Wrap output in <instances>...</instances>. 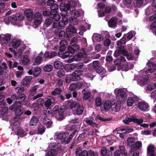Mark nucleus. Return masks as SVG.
I'll use <instances>...</instances> for the list:
<instances>
[{
	"label": "nucleus",
	"mask_w": 156,
	"mask_h": 156,
	"mask_svg": "<svg viewBox=\"0 0 156 156\" xmlns=\"http://www.w3.org/2000/svg\"><path fill=\"white\" fill-rule=\"evenodd\" d=\"M114 92L120 101H123L126 97L125 92L122 89H116L115 90Z\"/></svg>",
	"instance_id": "nucleus-5"
},
{
	"label": "nucleus",
	"mask_w": 156,
	"mask_h": 156,
	"mask_svg": "<svg viewBox=\"0 0 156 156\" xmlns=\"http://www.w3.org/2000/svg\"><path fill=\"white\" fill-rule=\"evenodd\" d=\"M55 101V98L51 96H48L47 99L44 103V106L47 108H49L52 103H54Z\"/></svg>",
	"instance_id": "nucleus-14"
},
{
	"label": "nucleus",
	"mask_w": 156,
	"mask_h": 156,
	"mask_svg": "<svg viewBox=\"0 0 156 156\" xmlns=\"http://www.w3.org/2000/svg\"><path fill=\"white\" fill-rule=\"evenodd\" d=\"M123 56L126 57L127 59L128 60L134 59V57L132 56L131 54L130 53L126 51L124 53Z\"/></svg>",
	"instance_id": "nucleus-48"
},
{
	"label": "nucleus",
	"mask_w": 156,
	"mask_h": 156,
	"mask_svg": "<svg viewBox=\"0 0 156 156\" xmlns=\"http://www.w3.org/2000/svg\"><path fill=\"white\" fill-rule=\"evenodd\" d=\"M155 147L152 144L149 145L147 147V154L148 155L154 153Z\"/></svg>",
	"instance_id": "nucleus-30"
},
{
	"label": "nucleus",
	"mask_w": 156,
	"mask_h": 156,
	"mask_svg": "<svg viewBox=\"0 0 156 156\" xmlns=\"http://www.w3.org/2000/svg\"><path fill=\"white\" fill-rule=\"evenodd\" d=\"M138 108L142 111H146L149 107L147 103L145 102H141L138 104Z\"/></svg>",
	"instance_id": "nucleus-10"
},
{
	"label": "nucleus",
	"mask_w": 156,
	"mask_h": 156,
	"mask_svg": "<svg viewBox=\"0 0 156 156\" xmlns=\"http://www.w3.org/2000/svg\"><path fill=\"white\" fill-rule=\"evenodd\" d=\"M149 20L151 21H154L150 25V28L151 30L155 29V32L156 33V14L150 16Z\"/></svg>",
	"instance_id": "nucleus-13"
},
{
	"label": "nucleus",
	"mask_w": 156,
	"mask_h": 156,
	"mask_svg": "<svg viewBox=\"0 0 156 156\" xmlns=\"http://www.w3.org/2000/svg\"><path fill=\"white\" fill-rule=\"evenodd\" d=\"M126 51V50H125L124 48L122 47L118 50H116L115 51L114 55L116 57L122 54L123 55V54Z\"/></svg>",
	"instance_id": "nucleus-27"
},
{
	"label": "nucleus",
	"mask_w": 156,
	"mask_h": 156,
	"mask_svg": "<svg viewBox=\"0 0 156 156\" xmlns=\"http://www.w3.org/2000/svg\"><path fill=\"white\" fill-rule=\"evenodd\" d=\"M144 1V0H135L134 1L135 6L140 8L143 5Z\"/></svg>",
	"instance_id": "nucleus-42"
},
{
	"label": "nucleus",
	"mask_w": 156,
	"mask_h": 156,
	"mask_svg": "<svg viewBox=\"0 0 156 156\" xmlns=\"http://www.w3.org/2000/svg\"><path fill=\"white\" fill-rule=\"evenodd\" d=\"M112 109L114 112H118L120 109L121 101H118L116 103L115 101H112Z\"/></svg>",
	"instance_id": "nucleus-9"
},
{
	"label": "nucleus",
	"mask_w": 156,
	"mask_h": 156,
	"mask_svg": "<svg viewBox=\"0 0 156 156\" xmlns=\"http://www.w3.org/2000/svg\"><path fill=\"white\" fill-rule=\"evenodd\" d=\"M63 111L62 109H60L58 111V116H56V118L58 120H61L63 119Z\"/></svg>",
	"instance_id": "nucleus-46"
},
{
	"label": "nucleus",
	"mask_w": 156,
	"mask_h": 156,
	"mask_svg": "<svg viewBox=\"0 0 156 156\" xmlns=\"http://www.w3.org/2000/svg\"><path fill=\"white\" fill-rule=\"evenodd\" d=\"M57 53L56 52L51 51L46 52L44 55V57L45 58H51L57 55Z\"/></svg>",
	"instance_id": "nucleus-24"
},
{
	"label": "nucleus",
	"mask_w": 156,
	"mask_h": 156,
	"mask_svg": "<svg viewBox=\"0 0 156 156\" xmlns=\"http://www.w3.org/2000/svg\"><path fill=\"white\" fill-rule=\"evenodd\" d=\"M61 47H60V49H63L64 50L65 49V47L67 45L68 42L67 41L65 40H62L60 42Z\"/></svg>",
	"instance_id": "nucleus-45"
},
{
	"label": "nucleus",
	"mask_w": 156,
	"mask_h": 156,
	"mask_svg": "<svg viewBox=\"0 0 156 156\" xmlns=\"http://www.w3.org/2000/svg\"><path fill=\"white\" fill-rule=\"evenodd\" d=\"M53 21V18L51 17H48L44 21V28H47L49 27Z\"/></svg>",
	"instance_id": "nucleus-25"
},
{
	"label": "nucleus",
	"mask_w": 156,
	"mask_h": 156,
	"mask_svg": "<svg viewBox=\"0 0 156 156\" xmlns=\"http://www.w3.org/2000/svg\"><path fill=\"white\" fill-rule=\"evenodd\" d=\"M65 72L63 70L60 69L57 73V75L59 77H61L65 76Z\"/></svg>",
	"instance_id": "nucleus-62"
},
{
	"label": "nucleus",
	"mask_w": 156,
	"mask_h": 156,
	"mask_svg": "<svg viewBox=\"0 0 156 156\" xmlns=\"http://www.w3.org/2000/svg\"><path fill=\"white\" fill-rule=\"evenodd\" d=\"M58 153V151L55 149H51L47 152L46 154L47 156H55Z\"/></svg>",
	"instance_id": "nucleus-31"
},
{
	"label": "nucleus",
	"mask_w": 156,
	"mask_h": 156,
	"mask_svg": "<svg viewBox=\"0 0 156 156\" xmlns=\"http://www.w3.org/2000/svg\"><path fill=\"white\" fill-rule=\"evenodd\" d=\"M24 13L28 20L31 21L33 20V16L34 14L32 9H26L24 11Z\"/></svg>",
	"instance_id": "nucleus-7"
},
{
	"label": "nucleus",
	"mask_w": 156,
	"mask_h": 156,
	"mask_svg": "<svg viewBox=\"0 0 156 156\" xmlns=\"http://www.w3.org/2000/svg\"><path fill=\"white\" fill-rule=\"evenodd\" d=\"M83 151L82 149L80 147L77 148L76 151V156H81Z\"/></svg>",
	"instance_id": "nucleus-61"
},
{
	"label": "nucleus",
	"mask_w": 156,
	"mask_h": 156,
	"mask_svg": "<svg viewBox=\"0 0 156 156\" xmlns=\"http://www.w3.org/2000/svg\"><path fill=\"white\" fill-rule=\"evenodd\" d=\"M69 133L67 132H64L59 133H56L55 136L56 137V138L58 140H64L69 136Z\"/></svg>",
	"instance_id": "nucleus-16"
},
{
	"label": "nucleus",
	"mask_w": 156,
	"mask_h": 156,
	"mask_svg": "<svg viewBox=\"0 0 156 156\" xmlns=\"http://www.w3.org/2000/svg\"><path fill=\"white\" fill-rule=\"evenodd\" d=\"M30 62V60L27 55L22 56L20 57V62L24 65H28Z\"/></svg>",
	"instance_id": "nucleus-18"
},
{
	"label": "nucleus",
	"mask_w": 156,
	"mask_h": 156,
	"mask_svg": "<svg viewBox=\"0 0 156 156\" xmlns=\"http://www.w3.org/2000/svg\"><path fill=\"white\" fill-rule=\"evenodd\" d=\"M77 30L75 27L71 25H69L66 28V33L67 37L70 38L72 37L74 34L76 33Z\"/></svg>",
	"instance_id": "nucleus-6"
},
{
	"label": "nucleus",
	"mask_w": 156,
	"mask_h": 156,
	"mask_svg": "<svg viewBox=\"0 0 156 156\" xmlns=\"http://www.w3.org/2000/svg\"><path fill=\"white\" fill-rule=\"evenodd\" d=\"M99 66H100L99 65L98 62V61H94L93 62V66L94 67V69L97 72H100V71L98 70V67Z\"/></svg>",
	"instance_id": "nucleus-51"
},
{
	"label": "nucleus",
	"mask_w": 156,
	"mask_h": 156,
	"mask_svg": "<svg viewBox=\"0 0 156 156\" xmlns=\"http://www.w3.org/2000/svg\"><path fill=\"white\" fill-rule=\"evenodd\" d=\"M15 91L18 93H22L25 90V89L23 87L19 86L16 87L15 88Z\"/></svg>",
	"instance_id": "nucleus-49"
},
{
	"label": "nucleus",
	"mask_w": 156,
	"mask_h": 156,
	"mask_svg": "<svg viewBox=\"0 0 156 156\" xmlns=\"http://www.w3.org/2000/svg\"><path fill=\"white\" fill-rule=\"evenodd\" d=\"M117 22V19L115 17L112 18L108 22L109 26L110 27H115Z\"/></svg>",
	"instance_id": "nucleus-28"
},
{
	"label": "nucleus",
	"mask_w": 156,
	"mask_h": 156,
	"mask_svg": "<svg viewBox=\"0 0 156 156\" xmlns=\"http://www.w3.org/2000/svg\"><path fill=\"white\" fill-rule=\"evenodd\" d=\"M24 130L21 128L19 127L17 129V134L24 136L25 135V134H24Z\"/></svg>",
	"instance_id": "nucleus-64"
},
{
	"label": "nucleus",
	"mask_w": 156,
	"mask_h": 156,
	"mask_svg": "<svg viewBox=\"0 0 156 156\" xmlns=\"http://www.w3.org/2000/svg\"><path fill=\"white\" fill-rule=\"evenodd\" d=\"M135 98H133L131 97H129L127 100V105L128 106H131L134 102Z\"/></svg>",
	"instance_id": "nucleus-53"
},
{
	"label": "nucleus",
	"mask_w": 156,
	"mask_h": 156,
	"mask_svg": "<svg viewBox=\"0 0 156 156\" xmlns=\"http://www.w3.org/2000/svg\"><path fill=\"white\" fill-rule=\"evenodd\" d=\"M82 71L80 70L75 71L72 74L73 78H74L73 80L77 81L80 79V76L82 74Z\"/></svg>",
	"instance_id": "nucleus-22"
},
{
	"label": "nucleus",
	"mask_w": 156,
	"mask_h": 156,
	"mask_svg": "<svg viewBox=\"0 0 156 156\" xmlns=\"http://www.w3.org/2000/svg\"><path fill=\"white\" fill-rule=\"evenodd\" d=\"M100 120L102 121H105L107 120V119L103 118L99 115H97L94 120L93 117H91L86 119L85 120V122L87 124L91 125L93 127H98V125L96 123L98 120Z\"/></svg>",
	"instance_id": "nucleus-1"
},
{
	"label": "nucleus",
	"mask_w": 156,
	"mask_h": 156,
	"mask_svg": "<svg viewBox=\"0 0 156 156\" xmlns=\"http://www.w3.org/2000/svg\"><path fill=\"white\" fill-rule=\"evenodd\" d=\"M21 104L20 102L16 101L10 108L11 110H15L21 108Z\"/></svg>",
	"instance_id": "nucleus-29"
},
{
	"label": "nucleus",
	"mask_w": 156,
	"mask_h": 156,
	"mask_svg": "<svg viewBox=\"0 0 156 156\" xmlns=\"http://www.w3.org/2000/svg\"><path fill=\"white\" fill-rule=\"evenodd\" d=\"M147 88L150 91L156 88V83H150L147 86Z\"/></svg>",
	"instance_id": "nucleus-54"
},
{
	"label": "nucleus",
	"mask_w": 156,
	"mask_h": 156,
	"mask_svg": "<svg viewBox=\"0 0 156 156\" xmlns=\"http://www.w3.org/2000/svg\"><path fill=\"white\" fill-rule=\"evenodd\" d=\"M56 12L54 10L52 11V10L51 9L50 12L47 10H44L43 12V14L45 16H49L53 14L54 12Z\"/></svg>",
	"instance_id": "nucleus-47"
},
{
	"label": "nucleus",
	"mask_w": 156,
	"mask_h": 156,
	"mask_svg": "<svg viewBox=\"0 0 156 156\" xmlns=\"http://www.w3.org/2000/svg\"><path fill=\"white\" fill-rule=\"evenodd\" d=\"M85 89H83L82 91V92L84 94L83 98V100H85L88 99L90 97V92L89 91L85 92Z\"/></svg>",
	"instance_id": "nucleus-41"
},
{
	"label": "nucleus",
	"mask_w": 156,
	"mask_h": 156,
	"mask_svg": "<svg viewBox=\"0 0 156 156\" xmlns=\"http://www.w3.org/2000/svg\"><path fill=\"white\" fill-rule=\"evenodd\" d=\"M148 80V76L144 75L140 77L138 79L137 83L141 86L144 85L147 83Z\"/></svg>",
	"instance_id": "nucleus-12"
},
{
	"label": "nucleus",
	"mask_w": 156,
	"mask_h": 156,
	"mask_svg": "<svg viewBox=\"0 0 156 156\" xmlns=\"http://www.w3.org/2000/svg\"><path fill=\"white\" fill-rule=\"evenodd\" d=\"M26 96L23 93H21L18 95V100H21L22 101H24L26 98Z\"/></svg>",
	"instance_id": "nucleus-59"
},
{
	"label": "nucleus",
	"mask_w": 156,
	"mask_h": 156,
	"mask_svg": "<svg viewBox=\"0 0 156 156\" xmlns=\"http://www.w3.org/2000/svg\"><path fill=\"white\" fill-rule=\"evenodd\" d=\"M112 101H106L104 104L103 106L102 107V110L105 111H108L112 108Z\"/></svg>",
	"instance_id": "nucleus-23"
},
{
	"label": "nucleus",
	"mask_w": 156,
	"mask_h": 156,
	"mask_svg": "<svg viewBox=\"0 0 156 156\" xmlns=\"http://www.w3.org/2000/svg\"><path fill=\"white\" fill-rule=\"evenodd\" d=\"M135 139L133 137H130L128 138L127 139V145L129 147H131L133 145L135 141Z\"/></svg>",
	"instance_id": "nucleus-50"
},
{
	"label": "nucleus",
	"mask_w": 156,
	"mask_h": 156,
	"mask_svg": "<svg viewBox=\"0 0 156 156\" xmlns=\"http://www.w3.org/2000/svg\"><path fill=\"white\" fill-rule=\"evenodd\" d=\"M32 79V77L31 76H26L22 80L21 83L23 86L27 87L29 86L30 83Z\"/></svg>",
	"instance_id": "nucleus-15"
},
{
	"label": "nucleus",
	"mask_w": 156,
	"mask_h": 156,
	"mask_svg": "<svg viewBox=\"0 0 156 156\" xmlns=\"http://www.w3.org/2000/svg\"><path fill=\"white\" fill-rule=\"evenodd\" d=\"M66 35V33L64 31L62 30L59 33L58 36L60 39H63L65 38Z\"/></svg>",
	"instance_id": "nucleus-60"
},
{
	"label": "nucleus",
	"mask_w": 156,
	"mask_h": 156,
	"mask_svg": "<svg viewBox=\"0 0 156 156\" xmlns=\"http://www.w3.org/2000/svg\"><path fill=\"white\" fill-rule=\"evenodd\" d=\"M38 121V119L37 116H33L30 120V126H36Z\"/></svg>",
	"instance_id": "nucleus-26"
},
{
	"label": "nucleus",
	"mask_w": 156,
	"mask_h": 156,
	"mask_svg": "<svg viewBox=\"0 0 156 156\" xmlns=\"http://www.w3.org/2000/svg\"><path fill=\"white\" fill-rule=\"evenodd\" d=\"M39 87L38 85H35L32 87L29 90L30 95L32 96H34L36 93L37 88Z\"/></svg>",
	"instance_id": "nucleus-38"
},
{
	"label": "nucleus",
	"mask_w": 156,
	"mask_h": 156,
	"mask_svg": "<svg viewBox=\"0 0 156 156\" xmlns=\"http://www.w3.org/2000/svg\"><path fill=\"white\" fill-rule=\"evenodd\" d=\"M53 69V66L50 64L46 65L43 68L44 70L46 72H49L51 71Z\"/></svg>",
	"instance_id": "nucleus-43"
},
{
	"label": "nucleus",
	"mask_w": 156,
	"mask_h": 156,
	"mask_svg": "<svg viewBox=\"0 0 156 156\" xmlns=\"http://www.w3.org/2000/svg\"><path fill=\"white\" fill-rule=\"evenodd\" d=\"M11 39V35L9 34H7L2 39V42L3 43H6Z\"/></svg>",
	"instance_id": "nucleus-36"
},
{
	"label": "nucleus",
	"mask_w": 156,
	"mask_h": 156,
	"mask_svg": "<svg viewBox=\"0 0 156 156\" xmlns=\"http://www.w3.org/2000/svg\"><path fill=\"white\" fill-rule=\"evenodd\" d=\"M42 61V56H38L35 60V62L33 64L34 65H38L40 64Z\"/></svg>",
	"instance_id": "nucleus-44"
},
{
	"label": "nucleus",
	"mask_w": 156,
	"mask_h": 156,
	"mask_svg": "<svg viewBox=\"0 0 156 156\" xmlns=\"http://www.w3.org/2000/svg\"><path fill=\"white\" fill-rule=\"evenodd\" d=\"M119 148L121 154L123 155H125V156H127V152L126 151L124 146H119Z\"/></svg>",
	"instance_id": "nucleus-58"
},
{
	"label": "nucleus",
	"mask_w": 156,
	"mask_h": 156,
	"mask_svg": "<svg viewBox=\"0 0 156 156\" xmlns=\"http://www.w3.org/2000/svg\"><path fill=\"white\" fill-rule=\"evenodd\" d=\"M96 104L97 107H100L102 104V100L101 98L99 97H97L96 99Z\"/></svg>",
	"instance_id": "nucleus-57"
},
{
	"label": "nucleus",
	"mask_w": 156,
	"mask_h": 156,
	"mask_svg": "<svg viewBox=\"0 0 156 156\" xmlns=\"http://www.w3.org/2000/svg\"><path fill=\"white\" fill-rule=\"evenodd\" d=\"M78 41V38L77 37H74L70 41V44L72 46H73L74 44H76Z\"/></svg>",
	"instance_id": "nucleus-63"
},
{
	"label": "nucleus",
	"mask_w": 156,
	"mask_h": 156,
	"mask_svg": "<svg viewBox=\"0 0 156 156\" xmlns=\"http://www.w3.org/2000/svg\"><path fill=\"white\" fill-rule=\"evenodd\" d=\"M123 122L127 124H129V122H134L138 124H141L143 122V120L142 119H138L136 117H127L125 119L123 120Z\"/></svg>",
	"instance_id": "nucleus-4"
},
{
	"label": "nucleus",
	"mask_w": 156,
	"mask_h": 156,
	"mask_svg": "<svg viewBox=\"0 0 156 156\" xmlns=\"http://www.w3.org/2000/svg\"><path fill=\"white\" fill-rule=\"evenodd\" d=\"M41 69L40 67H37L35 68L33 72V74L34 76L37 77L41 73Z\"/></svg>",
	"instance_id": "nucleus-37"
},
{
	"label": "nucleus",
	"mask_w": 156,
	"mask_h": 156,
	"mask_svg": "<svg viewBox=\"0 0 156 156\" xmlns=\"http://www.w3.org/2000/svg\"><path fill=\"white\" fill-rule=\"evenodd\" d=\"M133 67L134 66L133 65L131 64L128 65V63L126 62L124 64L122 68L123 70L126 71L133 68Z\"/></svg>",
	"instance_id": "nucleus-34"
},
{
	"label": "nucleus",
	"mask_w": 156,
	"mask_h": 156,
	"mask_svg": "<svg viewBox=\"0 0 156 156\" xmlns=\"http://www.w3.org/2000/svg\"><path fill=\"white\" fill-rule=\"evenodd\" d=\"M42 122L47 128L50 127L52 123L51 120L46 116H45L43 119Z\"/></svg>",
	"instance_id": "nucleus-20"
},
{
	"label": "nucleus",
	"mask_w": 156,
	"mask_h": 156,
	"mask_svg": "<svg viewBox=\"0 0 156 156\" xmlns=\"http://www.w3.org/2000/svg\"><path fill=\"white\" fill-rule=\"evenodd\" d=\"M63 63L60 61H56L54 62V66L55 68L60 69L63 66Z\"/></svg>",
	"instance_id": "nucleus-39"
},
{
	"label": "nucleus",
	"mask_w": 156,
	"mask_h": 156,
	"mask_svg": "<svg viewBox=\"0 0 156 156\" xmlns=\"http://www.w3.org/2000/svg\"><path fill=\"white\" fill-rule=\"evenodd\" d=\"M45 128L44 126L41 124L38 125L37 127L38 134H42L45 130Z\"/></svg>",
	"instance_id": "nucleus-40"
},
{
	"label": "nucleus",
	"mask_w": 156,
	"mask_h": 156,
	"mask_svg": "<svg viewBox=\"0 0 156 156\" xmlns=\"http://www.w3.org/2000/svg\"><path fill=\"white\" fill-rule=\"evenodd\" d=\"M21 41L18 40H13L11 42L12 44V47L14 48H17L20 45Z\"/></svg>",
	"instance_id": "nucleus-32"
},
{
	"label": "nucleus",
	"mask_w": 156,
	"mask_h": 156,
	"mask_svg": "<svg viewBox=\"0 0 156 156\" xmlns=\"http://www.w3.org/2000/svg\"><path fill=\"white\" fill-rule=\"evenodd\" d=\"M76 132L75 131L72 133L70 135L69 137L67 138L66 140H65L62 141V143L64 144H67L69 143L72 140V138L74 136V135L75 134Z\"/></svg>",
	"instance_id": "nucleus-33"
},
{
	"label": "nucleus",
	"mask_w": 156,
	"mask_h": 156,
	"mask_svg": "<svg viewBox=\"0 0 156 156\" xmlns=\"http://www.w3.org/2000/svg\"><path fill=\"white\" fill-rule=\"evenodd\" d=\"M42 19L43 16L41 13L38 12L35 13L33 16V20H34V27H37L42 23Z\"/></svg>",
	"instance_id": "nucleus-3"
},
{
	"label": "nucleus",
	"mask_w": 156,
	"mask_h": 156,
	"mask_svg": "<svg viewBox=\"0 0 156 156\" xmlns=\"http://www.w3.org/2000/svg\"><path fill=\"white\" fill-rule=\"evenodd\" d=\"M150 64L152 66V67L148 69L145 71L146 74L148 75H151L152 73L154 72L155 70L156 69V66H155V64L153 62L151 63H148V65L151 66Z\"/></svg>",
	"instance_id": "nucleus-17"
},
{
	"label": "nucleus",
	"mask_w": 156,
	"mask_h": 156,
	"mask_svg": "<svg viewBox=\"0 0 156 156\" xmlns=\"http://www.w3.org/2000/svg\"><path fill=\"white\" fill-rule=\"evenodd\" d=\"M62 92V89L60 88H56L51 91V94L53 96H56Z\"/></svg>",
	"instance_id": "nucleus-35"
},
{
	"label": "nucleus",
	"mask_w": 156,
	"mask_h": 156,
	"mask_svg": "<svg viewBox=\"0 0 156 156\" xmlns=\"http://www.w3.org/2000/svg\"><path fill=\"white\" fill-rule=\"evenodd\" d=\"M70 107L74 114L78 115H81L84 110L83 107L80 106L78 103L75 102L71 103L70 105Z\"/></svg>",
	"instance_id": "nucleus-2"
},
{
	"label": "nucleus",
	"mask_w": 156,
	"mask_h": 156,
	"mask_svg": "<svg viewBox=\"0 0 156 156\" xmlns=\"http://www.w3.org/2000/svg\"><path fill=\"white\" fill-rule=\"evenodd\" d=\"M70 21L74 25L77 24L78 22V19L76 17H72L69 19Z\"/></svg>",
	"instance_id": "nucleus-52"
},
{
	"label": "nucleus",
	"mask_w": 156,
	"mask_h": 156,
	"mask_svg": "<svg viewBox=\"0 0 156 156\" xmlns=\"http://www.w3.org/2000/svg\"><path fill=\"white\" fill-rule=\"evenodd\" d=\"M24 16L23 14L17 13L14 15L11 16L8 18L9 19H12L15 20H23L24 19Z\"/></svg>",
	"instance_id": "nucleus-19"
},
{
	"label": "nucleus",
	"mask_w": 156,
	"mask_h": 156,
	"mask_svg": "<svg viewBox=\"0 0 156 156\" xmlns=\"http://www.w3.org/2000/svg\"><path fill=\"white\" fill-rule=\"evenodd\" d=\"M133 0H123V3L124 5L127 7H129L131 5Z\"/></svg>",
	"instance_id": "nucleus-55"
},
{
	"label": "nucleus",
	"mask_w": 156,
	"mask_h": 156,
	"mask_svg": "<svg viewBox=\"0 0 156 156\" xmlns=\"http://www.w3.org/2000/svg\"><path fill=\"white\" fill-rule=\"evenodd\" d=\"M58 10H57V12H54V13L52 15H53V18L56 21H58L60 19V16L59 14L57 13Z\"/></svg>",
	"instance_id": "nucleus-56"
},
{
	"label": "nucleus",
	"mask_w": 156,
	"mask_h": 156,
	"mask_svg": "<svg viewBox=\"0 0 156 156\" xmlns=\"http://www.w3.org/2000/svg\"><path fill=\"white\" fill-rule=\"evenodd\" d=\"M133 131V129H119L118 130L117 133L119 134V136L122 138L124 137L123 134L125 133H128Z\"/></svg>",
	"instance_id": "nucleus-11"
},
{
	"label": "nucleus",
	"mask_w": 156,
	"mask_h": 156,
	"mask_svg": "<svg viewBox=\"0 0 156 156\" xmlns=\"http://www.w3.org/2000/svg\"><path fill=\"white\" fill-rule=\"evenodd\" d=\"M83 57V55L82 53H78L77 54L75 55L73 58H69L68 59V61L69 62H71L74 60L78 61L80 60Z\"/></svg>",
	"instance_id": "nucleus-21"
},
{
	"label": "nucleus",
	"mask_w": 156,
	"mask_h": 156,
	"mask_svg": "<svg viewBox=\"0 0 156 156\" xmlns=\"http://www.w3.org/2000/svg\"><path fill=\"white\" fill-rule=\"evenodd\" d=\"M47 5L50 6V8L52 11L57 12V10H58L59 6L55 3L54 0H48L47 2Z\"/></svg>",
	"instance_id": "nucleus-8"
}]
</instances>
